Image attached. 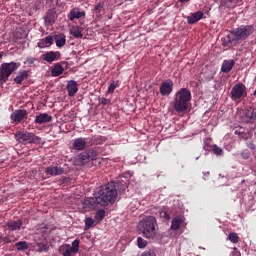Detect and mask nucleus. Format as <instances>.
I'll use <instances>...</instances> for the list:
<instances>
[{"label":"nucleus","mask_w":256,"mask_h":256,"mask_svg":"<svg viewBox=\"0 0 256 256\" xmlns=\"http://www.w3.org/2000/svg\"><path fill=\"white\" fill-rule=\"evenodd\" d=\"M55 19H57V14L53 10H48L46 16L44 17V23L46 27H52L55 24Z\"/></svg>","instance_id":"nucleus-18"},{"label":"nucleus","mask_w":256,"mask_h":256,"mask_svg":"<svg viewBox=\"0 0 256 256\" xmlns=\"http://www.w3.org/2000/svg\"><path fill=\"white\" fill-rule=\"evenodd\" d=\"M191 105V90L181 88L174 95L173 109L176 113H185Z\"/></svg>","instance_id":"nucleus-2"},{"label":"nucleus","mask_w":256,"mask_h":256,"mask_svg":"<svg viewBox=\"0 0 256 256\" xmlns=\"http://www.w3.org/2000/svg\"><path fill=\"white\" fill-rule=\"evenodd\" d=\"M238 3L239 0H221V5H223V7H227L228 9H233Z\"/></svg>","instance_id":"nucleus-32"},{"label":"nucleus","mask_w":256,"mask_h":256,"mask_svg":"<svg viewBox=\"0 0 256 256\" xmlns=\"http://www.w3.org/2000/svg\"><path fill=\"white\" fill-rule=\"evenodd\" d=\"M63 71H65L63 65H61V63H56L51 71L52 77H59V75H63Z\"/></svg>","instance_id":"nucleus-30"},{"label":"nucleus","mask_w":256,"mask_h":256,"mask_svg":"<svg viewBox=\"0 0 256 256\" xmlns=\"http://www.w3.org/2000/svg\"><path fill=\"white\" fill-rule=\"evenodd\" d=\"M36 59L33 57H27L24 61V65H33L35 63Z\"/></svg>","instance_id":"nucleus-45"},{"label":"nucleus","mask_w":256,"mask_h":256,"mask_svg":"<svg viewBox=\"0 0 256 256\" xmlns=\"http://www.w3.org/2000/svg\"><path fill=\"white\" fill-rule=\"evenodd\" d=\"M137 245L139 249H145L147 247V241L141 237L137 238Z\"/></svg>","instance_id":"nucleus-39"},{"label":"nucleus","mask_w":256,"mask_h":256,"mask_svg":"<svg viewBox=\"0 0 256 256\" xmlns=\"http://www.w3.org/2000/svg\"><path fill=\"white\" fill-rule=\"evenodd\" d=\"M14 139L18 143H22V145H31V144H39L41 143V138L36 136L33 132L27 131H18L14 134Z\"/></svg>","instance_id":"nucleus-6"},{"label":"nucleus","mask_w":256,"mask_h":256,"mask_svg":"<svg viewBox=\"0 0 256 256\" xmlns=\"http://www.w3.org/2000/svg\"><path fill=\"white\" fill-rule=\"evenodd\" d=\"M243 121L245 123H253L256 121V108H248L243 113Z\"/></svg>","instance_id":"nucleus-15"},{"label":"nucleus","mask_w":256,"mask_h":256,"mask_svg":"<svg viewBox=\"0 0 256 256\" xmlns=\"http://www.w3.org/2000/svg\"><path fill=\"white\" fill-rule=\"evenodd\" d=\"M141 256H157V254H155L153 251H145L141 254Z\"/></svg>","instance_id":"nucleus-47"},{"label":"nucleus","mask_w":256,"mask_h":256,"mask_svg":"<svg viewBox=\"0 0 256 256\" xmlns=\"http://www.w3.org/2000/svg\"><path fill=\"white\" fill-rule=\"evenodd\" d=\"M232 101H239V99H245L247 97V87L244 84H236L232 87L230 92Z\"/></svg>","instance_id":"nucleus-8"},{"label":"nucleus","mask_w":256,"mask_h":256,"mask_svg":"<svg viewBox=\"0 0 256 256\" xmlns=\"http://www.w3.org/2000/svg\"><path fill=\"white\" fill-rule=\"evenodd\" d=\"M0 239L2 243H4V245H7L9 243H15L17 241V239L13 240L9 236L1 237Z\"/></svg>","instance_id":"nucleus-41"},{"label":"nucleus","mask_w":256,"mask_h":256,"mask_svg":"<svg viewBox=\"0 0 256 256\" xmlns=\"http://www.w3.org/2000/svg\"><path fill=\"white\" fill-rule=\"evenodd\" d=\"M239 41L237 40V37L235 36V32L233 30L227 35L222 38V45L224 47L231 48L233 45H237Z\"/></svg>","instance_id":"nucleus-13"},{"label":"nucleus","mask_w":256,"mask_h":256,"mask_svg":"<svg viewBox=\"0 0 256 256\" xmlns=\"http://www.w3.org/2000/svg\"><path fill=\"white\" fill-rule=\"evenodd\" d=\"M238 43H242L245 39H249L255 33V25H241L240 27L232 30Z\"/></svg>","instance_id":"nucleus-7"},{"label":"nucleus","mask_w":256,"mask_h":256,"mask_svg":"<svg viewBox=\"0 0 256 256\" xmlns=\"http://www.w3.org/2000/svg\"><path fill=\"white\" fill-rule=\"evenodd\" d=\"M70 35H73L75 39H83V27L74 26L70 29Z\"/></svg>","instance_id":"nucleus-29"},{"label":"nucleus","mask_w":256,"mask_h":256,"mask_svg":"<svg viewBox=\"0 0 256 256\" xmlns=\"http://www.w3.org/2000/svg\"><path fill=\"white\" fill-rule=\"evenodd\" d=\"M17 251H27L29 244L26 241H19L15 244Z\"/></svg>","instance_id":"nucleus-35"},{"label":"nucleus","mask_w":256,"mask_h":256,"mask_svg":"<svg viewBox=\"0 0 256 256\" xmlns=\"http://www.w3.org/2000/svg\"><path fill=\"white\" fill-rule=\"evenodd\" d=\"M203 15L204 14L202 11L191 13L189 16H187V23L189 25H195V23H198V21H201V19L203 18Z\"/></svg>","instance_id":"nucleus-23"},{"label":"nucleus","mask_w":256,"mask_h":256,"mask_svg":"<svg viewBox=\"0 0 256 256\" xmlns=\"http://www.w3.org/2000/svg\"><path fill=\"white\" fill-rule=\"evenodd\" d=\"M249 151L247 150H244L242 153H241V157L244 158V159H249Z\"/></svg>","instance_id":"nucleus-48"},{"label":"nucleus","mask_w":256,"mask_h":256,"mask_svg":"<svg viewBox=\"0 0 256 256\" xmlns=\"http://www.w3.org/2000/svg\"><path fill=\"white\" fill-rule=\"evenodd\" d=\"M66 89L68 91V97H75L77 91H79V86L77 85V81L70 80L67 82Z\"/></svg>","instance_id":"nucleus-19"},{"label":"nucleus","mask_w":256,"mask_h":256,"mask_svg":"<svg viewBox=\"0 0 256 256\" xmlns=\"http://www.w3.org/2000/svg\"><path fill=\"white\" fill-rule=\"evenodd\" d=\"M94 219H95L96 221H98V223L101 222V221H103V219H105V211H104L103 209H99V210L96 212V214H95V216H94Z\"/></svg>","instance_id":"nucleus-36"},{"label":"nucleus","mask_w":256,"mask_h":256,"mask_svg":"<svg viewBox=\"0 0 256 256\" xmlns=\"http://www.w3.org/2000/svg\"><path fill=\"white\" fill-rule=\"evenodd\" d=\"M161 219H164L165 221H171V215L167 213V211H161L160 212Z\"/></svg>","instance_id":"nucleus-42"},{"label":"nucleus","mask_w":256,"mask_h":256,"mask_svg":"<svg viewBox=\"0 0 256 256\" xmlns=\"http://www.w3.org/2000/svg\"><path fill=\"white\" fill-rule=\"evenodd\" d=\"M95 223V220H93V218H86L85 219V230L87 231V229H91V227H93V224Z\"/></svg>","instance_id":"nucleus-40"},{"label":"nucleus","mask_w":256,"mask_h":256,"mask_svg":"<svg viewBox=\"0 0 256 256\" xmlns=\"http://www.w3.org/2000/svg\"><path fill=\"white\" fill-rule=\"evenodd\" d=\"M117 89V83L113 81L108 87V93H113Z\"/></svg>","instance_id":"nucleus-44"},{"label":"nucleus","mask_w":256,"mask_h":256,"mask_svg":"<svg viewBox=\"0 0 256 256\" xmlns=\"http://www.w3.org/2000/svg\"><path fill=\"white\" fill-rule=\"evenodd\" d=\"M61 58V53L58 51H49L42 55L43 61H46L47 63H53V61H59Z\"/></svg>","instance_id":"nucleus-14"},{"label":"nucleus","mask_w":256,"mask_h":256,"mask_svg":"<svg viewBox=\"0 0 256 256\" xmlns=\"http://www.w3.org/2000/svg\"><path fill=\"white\" fill-rule=\"evenodd\" d=\"M188 1H191V0H179L180 3H188Z\"/></svg>","instance_id":"nucleus-52"},{"label":"nucleus","mask_w":256,"mask_h":256,"mask_svg":"<svg viewBox=\"0 0 256 256\" xmlns=\"http://www.w3.org/2000/svg\"><path fill=\"white\" fill-rule=\"evenodd\" d=\"M184 222H185V219L183 217L181 216L174 217L170 225L171 231H179Z\"/></svg>","instance_id":"nucleus-24"},{"label":"nucleus","mask_w":256,"mask_h":256,"mask_svg":"<svg viewBox=\"0 0 256 256\" xmlns=\"http://www.w3.org/2000/svg\"><path fill=\"white\" fill-rule=\"evenodd\" d=\"M157 227V218L155 216H147L138 223V229L145 239H155Z\"/></svg>","instance_id":"nucleus-3"},{"label":"nucleus","mask_w":256,"mask_h":256,"mask_svg":"<svg viewBox=\"0 0 256 256\" xmlns=\"http://www.w3.org/2000/svg\"><path fill=\"white\" fill-rule=\"evenodd\" d=\"M0 59H3V52H0Z\"/></svg>","instance_id":"nucleus-53"},{"label":"nucleus","mask_w":256,"mask_h":256,"mask_svg":"<svg viewBox=\"0 0 256 256\" xmlns=\"http://www.w3.org/2000/svg\"><path fill=\"white\" fill-rule=\"evenodd\" d=\"M53 121V116L47 114V113H41L36 116L35 123L38 125H43L45 123H51Z\"/></svg>","instance_id":"nucleus-21"},{"label":"nucleus","mask_w":256,"mask_h":256,"mask_svg":"<svg viewBox=\"0 0 256 256\" xmlns=\"http://www.w3.org/2000/svg\"><path fill=\"white\" fill-rule=\"evenodd\" d=\"M231 256H241V252L237 248H234V250L231 253Z\"/></svg>","instance_id":"nucleus-49"},{"label":"nucleus","mask_w":256,"mask_h":256,"mask_svg":"<svg viewBox=\"0 0 256 256\" xmlns=\"http://www.w3.org/2000/svg\"><path fill=\"white\" fill-rule=\"evenodd\" d=\"M97 207H101V200L97 195V192L94 194V197H88L83 201V208L86 211H92V209H97Z\"/></svg>","instance_id":"nucleus-10"},{"label":"nucleus","mask_w":256,"mask_h":256,"mask_svg":"<svg viewBox=\"0 0 256 256\" xmlns=\"http://www.w3.org/2000/svg\"><path fill=\"white\" fill-rule=\"evenodd\" d=\"M15 37H16V39H23V34L17 32V33L15 34Z\"/></svg>","instance_id":"nucleus-51"},{"label":"nucleus","mask_w":256,"mask_h":256,"mask_svg":"<svg viewBox=\"0 0 256 256\" xmlns=\"http://www.w3.org/2000/svg\"><path fill=\"white\" fill-rule=\"evenodd\" d=\"M33 248L37 253H47L49 251V243L47 240H37Z\"/></svg>","instance_id":"nucleus-17"},{"label":"nucleus","mask_w":256,"mask_h":256,"mask_svg":"<svg viewBox=\"0 0 256 256\" xmlns=\"http://www.w3.org/2000/svg\"><path fill=\"white\" fill-rule=\"evenodd\" d=\"M95 13H101L103 11V2H99L95 7H94Z\"/></svg>","instance_id":"nucleus-43"},{"label":"nucleus","mask_w":256,"mask_h":256,"mask_svg":"<svg viewBox=\"0 0 256 256\" xmlns=\"http://www.w3.org/2000/svg\"><path fill=\"white\" fill-rule=\"evenodd\" d=\"M55 41H56V46L61 48L65 45L66 43V36L65 34H59L55 36Z\"/></svg>","instance_id":"nucleus-33"},{"label":"nucleus","mask_w":256,"mask_h":256,"mask_svg":"<svg viewBox=\"0 0 256 256\" xmlns=\"http://www.w3.org/2000/svg\"><path fill=\"white\" fill-rule=\"evenodd\" d=\"M69 21H75V19H85V11H79L78 8L72 9L68 14Z\"/></svg>","instance_id":"nucleus-22"},{"label":"nucleus","mask_w":256,"mask_h":256,"mask_svg":"<svg viewBox=\"0 0 256 256\" xmlns=\"http://www.w3.org/2000/svg\"><path fill=\"white\" fill-rule=\"evenodd\" d=\"M19 67H21L20 62L2 63L0 65V85H5V83L9 81V77H11Z\"/></svg>","instance_id":"nucleus-5"},{"label":"nucleus","mask_w":256,"mask_h":256,"mask_svg":"<svg viewBox=\"0 0 256 256\" xmlns=\"http://www.w3.org/2000/svg\"><path fill=\"white\" fill-rule=\"evenodd\" d=\"M235 67V60H224L221 66L222 73H230V71Z\"/></svg>","instance_id":"nucleus-28"},{"label":"nucleus","mask_w":256,"mask_h":256,"mask_svg":"<svg viewBox=\"0 0 256 256\" xmlns=\"http://www.w3.org/2000/svg\"><path fill=\"white\" fill-rule=\"evenodd\" d=\"M59 253L62 256H71L73 253H79V239H76L70 244H64L59 247Z\"/></svg>","instance_id":"nucleus-9"},{"label":"nucleus","mask_w":256,"mask_h":256,"mask_svg":"<svg viewBox=\"0 0 256 256\" xmlns=\"http://www.w3.org/2000/svg\"><path fill=\"white\" fill-rule=\"evenodd\" d=\"M53 229L50 225L47 224H41L40 226V232L42 235H49L53 232Z\"/></svg>","instance_id":"nucleus-34"},{"label":"nucleus","mask_w":256,"mask_h":256,"mask_svg":"<svg viewBox=\"0 0 256 256\" xmlns=\"http://www.w3.org/2000/svg\"><path fill=\"white\" fill-rule=\"evenodd\" d=\"M100 103L101 105H109V103H111V100L107 98H101Z\"/></svg>","instance_id":"nucleus-46"},{"label":"nucleus","mask_w":256,"mask_h":256,"mask_svg":"<svg viewBox=\"0 0 256 256\" xmlns=\"http://www.w3.org/2000/svg\"><path fill=\"white\" fill-rule=\"evenodd\" d=\"M27 77H29V71L20 70L18 72V75L13 79V81H14V83H16V85H21V83H23V81H25V79H27Z\"/></svg>","instance_id":"nucleus-27"},{"label":"nucleus","mask_w":256,"mask_h":256,"mask_svg":"<svg viewBox=\"0 0 256 256\" xmlns=\"http://www.w3.org/2000/svg\"><path fill=\"white\" fill-rule=\"evenodd\" d=\"M101 202V207H107V205H113L117 201V183L109 182L104 186H101L96 192Z\"/></svg>","instance_id":"nucleus-1"},{"label":"nucleus","mask_w":256,"mask_h":256,"mask_svg":"<svg viewBox=\"0 0 256 256\" xmlns=\"http://www.w3.org/2000/svg\"><path fill=\"white\" fill-rule=\"evenodd\" d=\"M228 239L231 241V243H239V235L235 232H231L228 235Z\"/></svg>","instance_id":"nucleus-37"},{"label":"nucleus","mask_w":256,"mask_h":256,"mask_svg":"<svg viewBox=\"0 0 256 256\" xmlns=\"http://www.w3.org/2000/svg\"><path fill=\"white\" fill-rule=\"evenodd\" d=\"M53 43H54L53 36L49 35L38 42V47L39 49H45V47H51Z\"/></svg>","instance_id":"nucleus-26"},{"label":"nucleus","mask_w":256,"mask_h":256,"mask_svg":"<svg viewBox=\"0 0 256 256\" xmlns=\"http://www.w3.org/2000/svg\"><path fill=\"white\" fill-rule=\"evenodd\" d=\"M72 147L75 151H83L87 147V140L83 137L76 138L72 143Z\"/></svg>","instance_id":"nucleus-20"},{"label":"nucleus","mask_w":256,"mask_h":256,"mask_svg":"<svg viewBox=\"0 0 256 256\" xmlns=\"http://www.w3.org/2000/svg\"><path fill=\"white\" fill-rule=\"evenodd\" d=\"M159 89L162 97H169V95L173 93V82L171 80L164 81L160 84Z\"/></svg>","instance_id":"nucleus-12"},{"label":"nucleus","mask_w":256,"mask_h":256,"mask_svg":"<svg viewBox=\"0 0 256 256\" xmlns=\"http://www.w3.org/2000/svg\"><path fill=\"white\" fill-rule=\"evenodd\" d=\"M107 141V138L105 136H92L90 138L89 143L92 145H103Z\"/></svg>","instance_id":"nucleus-31"},{"label":"nucleus","mask_w":256,"mask_h":256,"mask_svg":"<svg viewBox=\"0 0 256 256\" xmlns=\"http://www.w3.org/2000/svg\"><path fill=\"white\" fill-rule=\"evenodd\" d=\"M213 153L214 155H217L218 157H221L224 153L223 148L217 146V144L213 145Z\"/></svg>","instance_id":"nucleus-38"},{"label":"nucleus","mask_w":256,"mask_h":256,"mask_svg":"<svg viewBox=\"0 0 256 256\" xmlns=\"http://www.w3.org/2000/svg\"><path fill=\"white\" fill-rule=\"evenodd\" d=\"M98 153L97 150L93 149V148H89L83 152H81L80 154L76 155L72 161H73V165H75L76 167H83L85 165H87V163H90V161H95V159H97L98 157Z\"/></svg>","instance_id":"nucleus-4"},{"label":"nucleus","mask_w":256,"mask_h":256,"mask_svg":"<svg viewBox=\"0 0 256 256\" xmlns=\"http://www.w3.org/2000/svg\"><path fill=\"white\" fill-rule=\"evenodd\" d=\"M234 134L235 135H243V128H241L239 130H235Z\"/></svg>","instance_id":"nucleus-50"},{"label":"nucleus","mask_w":256,"mask_h":256,"mask_svg":"<svg viewBox=\"0 0 256 256\" xmlns=\"http://www.w3.org/2000/svg\"><path fill=\"white\" fill-rule=\"evenodd\" d=\"M29 117V113L25 109L15 110L11 115L10 119L13 123H21V121L27 119Z\"/></svg>","instance_id":"nucleus-11"},{"label":"nucleus","mask_w":256,"mask_h":256,"mask_svg":"<svg viewBox=\"0 0 256 256\" xmlns=\"http://www.w3.org/2000/svg\"><path fill=\"white\" fill-rule=\"evenodd\" d=\"M46 175H50V177H57L59 175H63L65 173V169L61 166H49L45 170Z\"/></svg>","instance_id":"nucleus-16"},{"label":"nucleus","mask_w":256,"mask_h":256,"mask_svg":"<svg viewBox=\"0 0 256 256\" xmlns=\"http://www.w3.org/2000/svg\"><path fill=\"white\" fill-rule=\"evenodd\" d=\"M6 227H8L9 231H21V227H23V221L18 220H11L6 223Z\"/></svg>","instance_id":"nucleus-25"}]
</instances>
